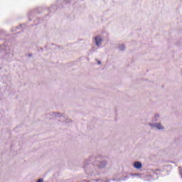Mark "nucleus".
Here are the masks:
<instances>
[{
    "mask_svg": "<svg viewBox=\"0 0 182 182\" xmlns=\"http://www.w3.org/2000/svg\"><path fill=\"white\" fill-rule=\"evenodd\" d=\"M37 182H43V179H39Z\"/></svg>",
    "mask_w": 182,
    "mask_h": 182,
    "instance_id": "nucleus-5",
    "label": "nucleus"
},
{
    "mask_svg": "<svg viewBox=\"0 0 182 182\" xmlns=\"http://www.w3.org/2000/svg\"><path fill=\"white\" fill-rule=\"evenodd\" d=\"M93 42L97 48L102 47V45H103V36L100 34L96 35L93 38Z\"/></svg>",
    "mask_w": 182,
    "mask_h": 182,
    "instance_id": "nucleus-2",
    "label": "nucleus"
},
{
    "mask_svg": "<svg viewBox=\"0 0 182 182\" xmlns=\"http://www.w3.org/2000/svg\"><path fill=\"white\" fill-rule=\"evenodd\" d=\"M160 119V114H155L152 117L151 122L148 123V126L151 127V129H155L156 130H164L165 127L161 122H157Z\"/></svg>",
    "mask_w": 182,
    "mask_h": 182,
    "instance_id": "nucleus-1",
    "label": "nucleus"
},
{
    "mask_svg": "<svg viewBox=\"0 0 182 182\" xmlns=\"http://www.w3.org/2000/svg\"><path fill=\"white\" fill-rule=\"evenodd\" d=\"M134 168H136L137 170H140L141 167H143V164L140 161H136L134 163Z\"/></svg>",
    "mask_w": 182,
    "mask_h": 182,
    "instance_id": "nucleus-3",
    "label": "nucleus"
},
{
    "mask_svg": "<svg viewBox=\"0 0 182 182\" xmlns=\"http://www.w3.org/2000/svg\"><path fill=\"white\" fill-rule=\"evenodd\" d=\"M97 65H102V61L97 60Z\"/></svg>",
    "mask_w": 182,
    "mask_h": 182,
    "instance_id": "nucleus-4",
    "label": "nucleus"
}]
</instances>
